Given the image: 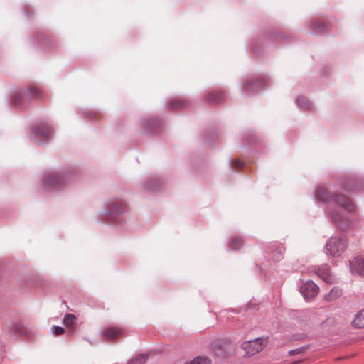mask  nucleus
Instances as JSON below:
<instances>
[{
    "label": "nucleus",
    "instance_id": "nucleus-18",
    "mask_svg": "<svg viewBox=\"0 0 364 364\" xmlns=\"http://www.w3.org/2000/svg\"><path fill=\"white\" fill-rule=\"evenodd\" d=\"M147 357L145 355H138L127 362V364H144Z\"/></svg>",
    "mask_w": 364,
    "mask_h": 364
},
{
    "label": "nucleus",
    "instance_id": "nucleus-2",
    "mask_svg": "<svg viewBox=\"0 0 364 364\" xmlns=\"http://www.w3.org/2000/svg\"><path fill=\"white\" fill-rule=\"evenodd\" d=\"M347 248L346 241L340 237H331L325 245V252L333 257L342 255Z\"/></svg>",
    "mask_w": 364,
    "mask_h": 364
},
{
    "label": "nucleus",
    "instance_id": "nucleus-6",
    "mask_svg": "<svg viewBox=\"0 0 364 364\" xmlns=\"http://www.w3.org/2000/svg\"><path fill=\"white\" fill-rule=\"evenodd\" d=\"M319 290V287L313 281L309 280L299 287V291L306 300L315 297Z\"/></svg>",
    "mask_w": 364,
    "mask_h": 364
},
{
    "label": "nucleus",
    "instance_id": "nucleus-10",
    "mask_svg": "<svg viewBox=\"0 0 364 364\" xmlns=\"http://www.w3.org/2000/svg\"><path fill=\"white\" fill-rule=\"evenodd\" d=\"M125 205L124 202L121 200H113L108 203L109 211L105 213V215H116L122 213Z\"/></svg>",
    "mask_w": 364,
    "mask_h": 364
},
{
    "label": "nucleus",
    "instance_id": "nucleus-8",
    "mask_svg": "<svg viewBox=\"0 0 364 364\" xmlns=\"http://www.w3.org/2000/svg\"><path fill=\"white\" fill-rule=\"evenodd\" d=\"M350 268L353 274L364 276V256H357L350 261Z\"/></svg>",
    "mask_w": 364,
    "mask_h": 364
},
{
    "label": "nucleus",
    "instance_id": "nucleus-16",
    "mask_svg": "<svg viewBox=\"0 0 364 364\" xmlns=\"http://www.w3.org/2000/svg\"><path fill=\"white\" fill-rule=\"evenodd\" d=\"M223 93L219 91H215L210 93L208 100L212 103H219L223 100Z\"/></svg>",
    "mask_w": 364,
    "mask_h": 364
},
{
    "label": "nucleus",
    "instance_id": "nucleus-19",
    "mask_svg": "<svg viewBox=\"0 0 364 364\" xmlns=\"http://www.w3.org/2000/svg\"><path fill=\"white\" fill-rule=\"evenodd\" d=\"M76 320V317L71 314H68L63 318V324L67 327H72Z\"/></svg>",
    "mask_w": 364,
    "mask_h": 364
},
{
    "label": "nucleus",
    "instance_id": "nucleus-14",
    "mask_svg": "<svg viewBox=\"0 0 364 364\" xmlns=\"http://www.w3.org/2000/svg\"><path fill=\"white\" fill-rule=\"evenodd\" d=\"M352 324L357 328H364V310L359 311L355 316Z\"/></svg>",
    "mask_w": 364,
    "mask_h": 364
},
{
    "label": "nucleus",
    "instance_id": "nucleus-22",
    "mask_svg": "<svg viewBox=\"0 0 364 364\" xmlns=\"http://www.w3.org/2000/svg\"><path fill=\"white\" fill-rule=\"evenodd\" d=\"M313 27H314V31L316 33H321L325 31L324 25L321 23H318V26L313 23Z\"/></svg>",
    "mask_w": 364,
    "mask_h": 364
},
{
    "label": "nucleus",
    "instance_id": "nucleus-25",
    "mask_svg": "<svg viewBox=\"0 0 364 364\" xmlns=\"http://www.w3.org/2000/svg\"><path fill=\"white\" fill-rule=\"evenodd\" d=\"M304 350V348L301 347V348H298L296 349H294V350H290L289 352V355H295V354H299L301 353L303 350Z\"/></svg>",
    "mask_w": 364,
    "mask_h": 364
},
{
    "label": "nucleus",
    "instance_id": "nucleus-17",
    "mask_svg": "<svg viewBox=\"0 0 364 364\" xmlns=\"http://www.w3.org/2000/svg\"><path fill=\"white\" fill-rule=\"evenodd\" d=\"M184 364H211V361L207 357L198 356Z\"/></svg>",
    "mask_w": 364,
    "mask_h": 364
},
{
    "label": "nucleus",
    "instance_id": "nucleus-1",
    "mask_svg": "<svg viewBox=\"0 0 364 364\" xmlns=\"http://www.w3.org/2000/svg\"><path fill=\"white\" fill-rule=\"evenodd\" d=\"M315 196L318 201L328 203V216L331 220L342 228L350 226V220L343 213L341 209H345L349 213L355 210L352 202L344 195H335L328 193L324 188L320 187L315 192Z\"/></svg>",
    "mask_w": 364,
    "mask_h": 364
},
{
    "label": "nucleus",
    "instance_id": "nucleus-12",
    "mask_svg": "<svg viewBox=\"0 0 364 364\" xmlns=\"http://www.w3.org/2000/svg\"><path fill=\"white\" fill-rule=\"evenodd\" d=\"M342 294V291L338 287L332 288L331 291L325 295L324 299L328 301H333L338 299Z\"/></svg>",
    "mask_w": 364,
    "mask_h": 364
},
{
    "label": "nucleus",
    "instance_id": "nucleus-24",
    "mask_svg": "<svg viewBox=\"0 0 364 364\" xmlns=\"http://www.w3.org/2000/svg\"><path fill=\"white\" fill-rule=\"evenodd\" d=\"M184 106V103L183 102H173L171 103V107L173 109L179 108Z\"/></svg>",
    "mask_w": 364,
    "mask_h": 364
},
{
    "label": "nucleus",
    "instance_id": "nucleus-4",
    "mask_svg": "<svg viewBox=\"0 0 364 364\" xmlns=\"http://www.w3.org/2000/svg\"><path fill=\"white\" fill-rule=\"evenodd\" d=\"M267 343V338H257L253 340L245 341L242 344V348L244 350L245 355L252 356L260 352L265 347Z\"/></svg>",
    "mask_w": 364,
    "mask_h": 364
},
{
    "label": "nucleus",
    "instance_id": "nucleus-11",
    "mask_svg": "<svg viewBox=\"0 0 364 364\" xmlns=\"http://www.w3.org/2000/svg\"><path fill=\"white\" fill-rule=\"evenodd\" d=\"M122 334V330L119 328L110 327L105 330L102 335L110 339H114L119 337Z\"/></svg>",
    "mask_w": 364,
    "mask_h": 364
},
{
    "label": "nucleus",
    "instance_id": "nucleus-23",
    "mask_svg": "<svg viewBox=\"0 0 364 364\" xmlns=\"http://www.w3.org/2000/svg\"><path fill=\"white\" fill-rule=\"evenodd\" d=\"M53 333L55 335H60L64 332V329L60 326H54L52 328Z\"/></svg>",
    "mask_w": 364,
    "mask_h": 364
},
{
    "label": "nucleus",
    "instance_id": "nucleus-13",
    "mask_svg": "<svg viewBox=\"0 0 364 364\" xmlns=\"http://www.w3.org/2000/svg\"><path fill=\"white\" fill-rule=\"evenodd\" d=\"M264 82L263 80L250 81L245 85V90L249 94H252V90H256L263 87Z\"/></svg>",
    "mask_w": 364,
    "mask_h": 364
},
{
    "label": "nucleus",
    "instance_id": "nucleus-26",
    "mask_svg": "<svg viewBox=\"0 0 364 364\" xmlns=\"http://www.w3.org/2000/svg\"><path fill=\"white\" fill-rule=\"evenodd\" d=\"M233 164L237 168H240L242 166V162H241L240 160H235L233 161Z\"/></svg>",
    "mask_w": 364,
    "mask_h": 364
},
{
    "label": "nucleus",
    "instance_id": "nucleus-5",
    "mask_svg": "<svg viewBox=\"0 0 364 364\" xmlns=\"http://www.w3.org/2000/svg\"><path fill=\"white\" fill-rule=\"evenodd\" d=\"M314 271L318 277L328 284H333L336 282V276L326 264L314 267Z\"/></svg>",
    "mask_w": 364,
    "mask_h": 364
},
{
    "label": "nucleus",
    "instance_id": "nucleus-3",
    "mask_svg": "<svg viewBox=\"0 0 364 364\" xmlns=\"http://www.w3.org/2000/svg\"><path fill=\"white\" fill-rule=\"evenodd\" d=\"M53 134L51 127L48 124L34 125L31 127L30 136L31 139L38 144H43L49 140Z\"/></svg>",
    "mask_w": 364,
    "mask_h": 364
},
{
    "label": "nucleus",
    "instance_id": "nucleus-15",
    "mask_svg": "<svg viewBox=\"0 0 364 364\" xmlns=\"http://www.w3.org/2000/svg\"><path fill=\"white\" fill-rule=\"evenodd\" d=\"M296 104L302 109H310L312 107V104L308 100L303 97H298L296 98Z\"/></svg>",
    "mask_w": 364,
    "mask_h": 364
},
{
    "label": "nucleus",
    "instance_id": "nucleus-20",
    "mask_svg": "<svg viewBox=\"0 0 364 364\" xmlns=\"http://www.w3.org/2000/svg\"><path fill=\"white\" fill-rule=\"evenodd\" d=\"M242 245V241L240 237H236L232 239L230 244V248L231 250H238L240 248V247Z\"/></svg>",
    "mask_w": 364,
    "mask_h": 364
},
{
    "label": "nucleus",
    "instance_id": "nucleus-7",
    "mask_svg": "<svg viewBox=\"0 0 364 364\" xmlns=\"http://www.w3.org/2000/svg\"><path fill=\"white\" fill-rule=\"evenodd\" d=\"M26 96L28 99H38L41 97V90L36 87H31L27 91H23V94L15 95L13 97V104L15 107L20 108L21 105L22 97Z\"/></svg>",
    "mask_w": 364,
    "mask_h": 364
},
{
    "label": "nucleus",
    "instance_id": "nucleus-21",
    "mask_svg": "<svg viewBox=\"0 0 364 364\" xmlns=\"http://www.w3.org/2000/svg\"><path fill=\"white\" fill-rule=\"evenodd\" d=\"M283 257V248L279 247L278 250L273 252L272 259L274 261H279Z\"/></svg>",
    "mask_w": 364,
    "mask_h": 364
},
{
    "label": "nucleus",
    "instance_id": "nucleus-9",
    "mask_svg": "<svg viewBox=\"0 0 364 364\" xmlns=\"http://www.w3.org/2000/svg\"><path fill=\"white\" fill-rule=\"evenodd\" d=\"M65 180L63 175L59 173H50L46 179L45 184L48 188H54L60 186Z\"/></svg>",
    "mask_w": 364,
    "mask_h": 364
}]
</instances>
